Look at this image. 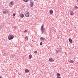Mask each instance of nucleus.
Returning <instances> with one entry per match:
<instances>
[{"label": "nucleus", "instance_id": "nucleus-1", "mask_svg": "<svg viewBox=\"0 0 78 78\" xmlns=\"http://www.w3.org/2000/svg\"><path fill=\"white\" fill-rule=\"evenodd\" d=\"M14 37V35H12L11 34H9L8 36V39H9V40H11V39H12Z\"/></svg>", "mask_w": 78, "mask_h": 78}, {"label": "nucleus", "instance_id": "nucleus-2", "mask_svg": "<svg viewBox=\"0 0 78 78\" xmlns=\"http://www.w3.org/2000/svg\"><path fill=\"white\" fill-rule=\"evenodd\" d=\"M41 30L42 33H44L45 31V28L44 27V25H43L41 27Z\"/></svg>", "mask_w": 78, "mask_h": 78}, {"label": "nucleus", "instance_id": "nucleus-3", "mask_svg": "<svg viewBox=\"0 0 78 78\" xmlns=\"http://www.w3.org/2000/svg\"><path fill=\"white\" fill-rule=\"evenodd\" d=\"M30 7L31 8H33V6H34V3L32 1H30Z\"/></svg>", "mask_w": 78, "mask_h": 78}, {"label": "nucleus", "instance_id": "nucleus-4", "mask_svg": "<svg viewBox=\"0 0 78 78\" xmlns=\"http://www.w3.org/2000/svg\"><path fill=\"white\" fill-rule=\"evenodd\" d=\"M25 16L26 17H30V13L28 12H26Z\"/></svg>", "mask_w": 78, "mask_h": 78}, {"label": "nucleus", "instance_id": "nucleus-5", "mask_svg": "<svg viewBox=\"0 0 78 78\" xmlns=\"http://www.w3.org/2000/svg\"><path fill=\"white\" fill-rule=\"evenodd\" d=\"M9 11L8 10H4L3 12V14H6V13H8Z\"/></svg>", "mask_w": 78, "mask_h": 78}, {"label": "nucleus", "instance_id": "nucleus-6", "mask_svg": "<svg viewBox=\"0 0 78 78\" xmlns=\"http://www.w3.org/2000/svg\"><path fill=\"white\" fill-rule=\"evenodd\" d=\"M40 41H42V42H44V41H45V38L41 37L40 38Z\"/></svg>", "mask_w": 78, "mask_h": 78}, {"label": "nucleus", "instance_id": "nucleus-7", "mask_svg": "<svg viewBox=\"0 0 78 78\" xmlns=\"http://www.w3.org/2000/svg\"><path fill=\"white\" fill-rule=\"evenodd\" d=\"M70 14L71 16H73V15H74V12H73V11L71 10L70 12Z\"/></svg>", "mask_w": 78, "mask_h": 78}, {"label": "nucleus", "instance_id": "nucleus-8", "mask_svg": "<svg viewBox=\"0 0 78 78\" xmlns=\"http://www.w3.org/2000/svg\"><path fill=\"white\" fill-rule=\"evenodd\" d=\"M49 61L50 62H53L54 61V60L52 58H50L49 59Z\"/></svg>", "mask_w": 78, "mask_h": 78}, {"label": "nucleus", "instance_id": "nucleus-9", "mask_svg": "<svg viewBox=\"0 0 78 78\" xmlns=\"http://www.w3.org/2000/svg\"><path fill=\"white\" fill-rule=\"evenodd\" d=\"M50 14H52L53 13V11L52 10V9H51L49 11Z\"/></svg>", "mask_w": 78, "mask_h": 78}, {"label": "nucleus", "instance_id": "nucleus-10", "mask_svg": "<svg viewBox=\"0 0 78 78\" xmlns=\"http://www.w3.org/2000/svg\"><path fill=\"white\" fill-rule=\"evenodd\" d=\"M10 3L11 5H14V2L13 1H11L10 2Z\"/></svg>", "mask_w": 78, "mask_h": 78}, {"label": "nucleus", "instance_id": "nucleus-11", "mask_svg": "<svg viewBox=\"0 0 78 78\" xmlns=\"http://www.w3.org/2000/svg\"><path fill=\"white\" fill-rule=\"evenodd\" d=\"M61 51V50H58V49L57 50H56V51L57 53H58V52H60V51Z\"/></svg>", "mask_w": 78, "mask_h": 78}, {"label": "nucleus", "instance_id": "nucleus-12", "mask_svg": "<svg viewBox=\"0 0 78 78\" xmlns=\"http://www.w3.org/2000/svg\"><path fill=\"white\" fill-rule=\"evenodd\" d=\"M28 72H29V70H28V69H26V70H25V73H28Z\"/></svg>", "mask_w": 78, "mask_h": 78}, {"label": "nucleus", "instance_id": "nucleus-13", "mask_svg": "<svg viewBox=\"0 0 78 78\" xmlns=\"http://www.w3.org/2000/svg\"><path fill=\"white\" fill-rule=\"evenodd\" d=\"M20 17H21L22 18H23L24 17V15L23 14H22L21 15H20Z\"/></svg>", "mask_w": 78, "mask_h": 78}, {"label": "nucleus", "instance_id": "nucleus-14", "mask_svg": "<svg viewBox=\"0 0 78 78\" xmlns=\"http://www.w3.org/2000/svg\"><path fill=\"white\" fill-rule=\"evenodd\" d=\"M69 41L70 42H72V39H70V38H69Z\"/></svg>", "mask_w": 78, "mask_h": 78}, {"label": "nucleus", "instance_id": "nucleus-15", "mask_svg": "<svg viewBox=\"0 0 78 78\" xmlns=\"http://www.w3.org/2000/svg\"><path fill=\"white\" fill-rule=\"evenodd\" d=\"M74 61L73 60H71L69 61V62H70L71 63H73V62Z\"/></svg>", "mask_w": 78, "mask_h": 78}, {"label": "nucleus", "instance_id": "nucleus-16", "mask_svg": "<svg viewBox=\"0 0 78 78\" xmlns=\"http://www.w3.org/2000/svg\"><path fill=\"white\" fill-rule=\"evenodd\" d=\"M57 76H60V74L58 73L57 74Z\"/></svg>", "mask_w": 78, "mask_h": 78}, {"label": "nucleus", "instance_id": "nucleus-17", "mask_svg": "<svg viewBox=\"0 0 78 78\" xmlns=\"http://www.w3.org/2000/svg\"><path fill=\"white\" fill-rule=\"evenodd\" d=\"M16 16V13H13L12 14V16H13V17H15V16Z\"/></svg>", "mask_w": 78, "mask_h": 78}, {"label": "nucleus", "instance_id": "nucleus-18", "mask_svg": "<svg viewBox=\"0 0 78 78\" xmlns=\"http://www.w3.org/2000/svg\"><path fill=\"white\" fill-rule=\"evenodd\" d=\"M29 57L30 58H32V55H29Z\"/></svg>", "mask_w": 78, "mask_h": 78}, {"label": "nucleus", "instance_id": "nucleus-19", "mask_svg": "<svg viewBox=\"0 0 78 78\" xmlns=\"http://www.w3.org/2000/svg\"><path fill=\"white\" fill-rule=\"evenodd\" d=\"M25 2H27L28 1V0H24Z\"/></svg>", "mask_w": 78, "mask_h": 78}, {"label": "nucleus", "instance_id": "nucleus-20", "mask_svg": "<svg viewBox=\"0 0 78 78\" xmlns=\"http://www.w3.org/2000/svg\"><path fill=\"white\" fill-rule=\"evenodd\" d=\"M25 39H28V37H27V36L26 37Z\"/></svg>", "mask_w": 78, "mask_h": 78}, {"label": "nucleus", "instance_id": "nucleus-21", "mask_svg": "<svg viewBox=\"0 0 78 78\" xmlns=\"http://www.w3.org/2000/svg\"><path fill=\"white\" fill-rule=\"evenodd\" d=\"M37 53V51H35L34 52L35 53Z\"/></svg>", "mask_w": 78, "mask_h": 78}, {"label": "nucleus", "instance_id": "nucleus-22", "mask_svg": "<svg viewBox=\"0 0 78 78\" xmlns=\"http://www.w3.org/2000/svg\"><path fill=\"white\" fill-rule=\"evenodd\" d=\"M12 57L13 58H14V57H15V55H13Z\"/></svg>", "mask_w": 78, "mask_h": 78}, {"label": "nucleus", "instance_id": "nucleus-23", "mask_svg": "<svg viewBox=\"0 0 78 78\" xmlns=\"http://www.w3.org/2000/svg\"><path fill=\"white\" fill-rule=\"evenodd\" d=\"M42 45V42H41L40 43V45Z\"/></svg>", "mask_w": 78, "mask_h": 78}, {"label": "nucleus", "instance_id": "nucleus-24", "mask_svg": "<svg viewBox=\"0 0 78 78\" xmlns=\"http://www.w3.org/2000/svg\"><path fill=\"white\" fill-rule=\"evenodd\" d=\"M75 8L76 9V8L77 9H78V7L77 6H76Z\"/></svg>", "mask_w": 78, "mask_h": 78}, {"label": "nucleus", "instance_id": "nucleus-25", "mask_svg": "<svg viewBox=\"0 0 78 78\" xmlns=\"http://www.w3.org/2000/svg\"><path fill=\"white\" fill-rule=\"evenodd\" d=\"M57 78H60V77L59 76H57Z\"/></svg>", "mask_w": 78, "mask_h": 78}, {"label": "nucleus", "instance_id": "nucleus-26", "mask_svg": "<svg viewBox=\"0 0 78 78\" xmlns=\"http://www.w3.org/2000/svg\"><path fill=\"white\" fill-rule=\"evenodd\" d=\"M27 30H25V31H24V33H26V32H27Z\"/></svg>", "mask_w": 78, "mask_h": 78}, {"label": "nucleus", "instance_id": "nucleus-27", "mask_svg": "<svg viewBox=\"0 0 78 78\" xmlns=\"http://www.w3.org/2000/svg\"><path fill=\"white\" fill-rule=\"evenodd\" d=\"M0 78H2V77L1 76H0Z\"/></svg>", "mask_w": 78, "mask_h": 78}, {"label": "nucleus", "instance_id": "nucleus-28", "mask_svg": "<svg viewBox=\"0 0 78 78\" xmlns=\"http://www.w3.org/2000/svg\"><path fill=\"white\" fill-rule=\"evenodd\" d=\"M1 30V27H0V30Z\"/></svg>", "mask_w": 78, "mask_h": 78}, {"label": "nucleus", "instance_id": "nucleus-29", "mask_svg": "<svg viewBox=\"0 0 78 78\" xmlns=\"http://www.w3.org/2000/svg\"><path fill=\"white\" fill-rule=\"evenodd\" d=\"M77 2H78V0H77Z\"/></svg>", "mask_w": 78, "mask_h": 78}, {"label": "nucleus", "instance_id": "nucleus-30", "mask_svg": "<svg viewBox=\"0 0 78 78\" xmlns=\"http://www.w3.org/2000/svg\"><path fill=\"white\" fill-rule=\"evenodd\" d=\"M4 55H6V54H4Z\"/></svg>", "mask_w": 78, "mask_h": 78}]
</instances>
